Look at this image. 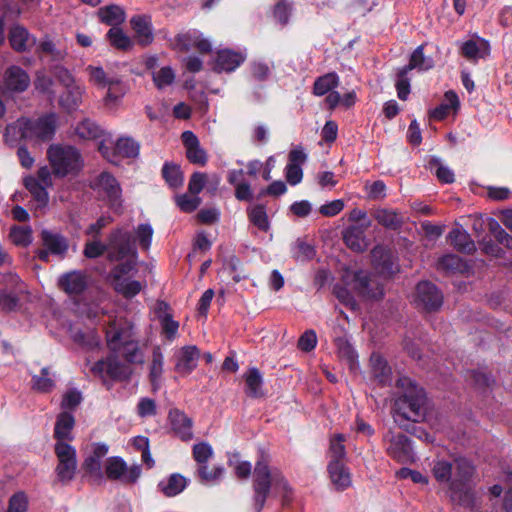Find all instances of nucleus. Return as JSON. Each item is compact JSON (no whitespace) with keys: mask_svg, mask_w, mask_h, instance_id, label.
<instances>
[{"mask_svg":"<svg viewBox=\"0 0 512 512\" xmlns=\"http://www.w3.org/2000/svg\"><path fill=\"white\" fill-rule=\"evenodd\" d=\"M473 464L465 457L453 456L434 461L432 473L440 484H445L450 497L461 503L470 499L468 483L474 473Z\"/></svg>","mask_w":512,"mask_h":512,"instance_id":"1","label":"nucleus"},{"mask_svg":"<svg viewBox=\"0 0 512 512\" xmlns=\"http://www.w3.org/2000/svg\"><path fill=\"white\" fill-rule=\"evenodd\" d=\"M396 387L398 396L393 410L395 423L401 428H406V421H422L427 412V397L424 389L408 377H400Z\"/></svg>","mask_w":512,"mask_h":512,"instance_id":"2","label":"nucleus"},{"mask_svg":"<svg viewBox=\"0 0 512 512\" xmlns=\"http://www.w3.org/2000/svg\"><path fill=\"white\" fill-rule=\"evenodd\" d=\"M106 342L116 359L127 364H142L144 352L134 338L133 324L125 318L111 320L106 328Z\"/></svg>","mask_w":512,"mask_h":512,"instance_id":"3","label":"nucleus"},{"mask_svg":"<svg viewBox=\"0 0 512 512\" xmlns=\"http://www.w3.org/2000/svg\"><path fill=\"white\" fill-rule=\"evenodd\" d=\"M254 497L253 506L257 512L264 507L267 497L274 493L281 494L284 501L288 498V484L282 476L281 472L276 469H270L266 460L257 461L254 469Z\"/></svg>","mask_w":512,"mask_h":512,"instance_id":"4","label":"nucleus"},{"mask_svg":"<svg viewBox=\"0 0 512 512\" xmlns=\"http://www.w3.org/2000/svg\"><path fill=\"white\" fill-rule=\"evenodd\" d=\"M107 252L110 261H120L125 258H136L137 249L129 231L123 228L113 230L107 239V244L99 240L87 242L84 248V255L94 259Z\"/></svg>","mask_w":512,"mask_h":512,"instance_id":"5","label":"nucleus"},{"mask_svg":"<svg viewBox=\"0 0 512 512\" xmlns=\"http://www.w3.org/2000/svg\"><path fill=\"white\" fill-rule=\"evenodd\" d=\"M57 120L58 117L55 113H49L34 120L22 118L16 123L8 125L6 134L19 132L25 140L48 141L56 132Z\"/></svg>","mask_w":512,"mask_h":512,"instance_id":"6","label":"nucleus"},{"mask_svg":"<svg viewBox=\"0 0 512 512\" xmlns=\"http://www.w3.org/2000/svg\"><path fill=\"white\" fill-rule=\"evenodd\" d=\"M47 157L53 173L58 177L76 175L84 165L80 152L70 145H51L47 150Z\"/></svg>","mask_w":512,"mask_h":512,"instance_id":"7","label":"nucleus"},{"mask_svg":"<svg viewBox=\"0 0 512 512\" xmlns=\"http://www.w3.org/2000/svg\"><path fill=\"white\" fill-rule=\"evenodd\" d=\"M346 282L357 294L365 299H381L384 295L381 277L365 271H356L346 275Z\"/></svg>","mask_w":512,"mask_h":512,"instance_id":"8","label":"nucleus"},{"mask_svg":"<svg viewBox=\"0 0 512 512\" xmlns=\"http://www.w3.org/2000/svg\"><path fill=\"white\" fill-rule=\"evenodd\" d=\"M193 458L198 464L197 475L205 484H216L224 474V467L213 466V473H208V461L213 456V448L207 442H200L193 446Z\"/></svg>","mask_w":512,"mask_h":512,"instance_id":"9","label":"nucleus"},{"mask_svg":"<svg viewBox=\"0 0 512 512\" xmlns=\"http://www.w3.org/2000/svg\"><path fill=\"white\" fill-rule=\"evenodd\" d=\"M42 248L36 251L37 257L48 262L50 255L64 258L69 249L68 239L59 232L43 229L40 233Z\"/></svg>","mask_w":512,"mask_h":512,"instance_id":"10","label":"nucleus"},{"mask_svg":"<svg viewBox=\"0 0 512 512\" xmlns=\"http://www.w3.org/2000/svg\"><path fill=\"white\" fill-rule=\"evenodd\" d=\"M126 261L113 270L114 288L125 298H133L143 288V284L136 280L124 277L134 269L136 258H125Z\"/></svg>","mask_w":512,"mask_h":512,"instance_id":"11","label":"nucleus"},{"mask_svg":"<svg viewBox=\"0 0 512 512\" xmlns=\"http://www.w3.org/2000/svg\"><path fill=\"white\" fill-rule=\"evenodd\" d=\"M387 454L400 463L414 461V453L409 438L401 433L388 431L384 437Z\"/></svg>","mask_w":512,"mask_h":512,"instance_id":"12","label":"nucleus"},{"mask_svg":"<svg viewBox=\"0 0 512 512\" xmlns=\"http://www.w3.org/2000/svg\"><path fill=\"white\" fill-rule=\"evenodd\" d=\"M55 454L58 459L56 474L60 481L68 482L74 478L77 469L76 450L66 442L55 444Z\"/></svg>","mask_w":512,"mask_h":512,"instance_id":"13","label":"nucleus"},{"mask_svg":"<svg viewBox=\"0 0 512 512\" xmlns=\"http://www.w3.org/2000/svg\"><path fill=\"white\" fill-rule=\"evenodd\" d=\"M105 473L110 480H119L126 484L135 483L141 475V467L138 464L127 466L121 457H110L105 464Z\"/></svg>","mask_w":512,"mask_h":512,"instance_id":"14","label":"nucleus"},{"mask_svg":"<svg viewBox=\"0 0 512 512\" xmlns=\"http://www.w3.org/2000/svg\"><path fill=\"white\" fill-rule=\"evenodd\" d=\"M91 372L105 380L106 378L122 380L130 376L131 370L128 365L111 353L106 359L97 361L91 368Z\"/></svg>","mask_w":512,"mask_h":512,"instance_id":"15","label":"nucleus"},{"mask_svg":"<svg viewBox=\"0 0 512 512\" xmlns=\"http://www.w3.org/2000/svg\"><path fill=\"white\" fill-rule=\"evenodd\" d=\"M91 187L106 195L113 210L119 211L122 206L121 189L117 180L108 172H102L91 181Z\"/></svg>","mask_w":512,"mask_h":512,"instance_id":"16","label":"nucleus"},{"mask_svg":"<svg viewBox=\"0 0 512 512\" xmlns=\"http://www.w3.org/2000/svg\"><path fill=\"white\" fill-rule=\"evenodd\" d=\"M414 301L426 311H436L443 304V295L433 283L422 281L416 286Z\"/></svg>","mask_w":512,"mask_h":512,"instance_id":"17","label":"nucleus"},{"mask_svg":"<svg viewBox=\"0 0 512 512\" xmlns=\"http://www.w3.org/2000/svg\"><path fill=\"white\" fill-rule=\"evenodd\" d=\"M30 85V77L21 67L12 65L3 75L2 89L7 92H23Z\"/></svg>","mask_w":512,"mask_h":512,"instance_id":"18","label":"nucleus"},{"mask_svg":"<svg viewBox=\"0 0 512 512\" xmlns=\"http://www.w3.org/2000/svg\"><path fill=\"white\" fill-rule=\"evenodd\" d=\"M175 43L177 48L183 52L196 49L201 53H208L212 49L210 41L204 38L203 34L196 30L179 34L175 39Z\"/></svg>","mask_w":512,"mask_h":512,"instance_id":"19","label":"nucleus"},{"mask_svg":"<svg viewBox=\"0 0 512 512\" xmlns=\"http://www.w3.org/2000/svg\"><path fill=\"white\" fill-rule=\"evenodd\" d=\"M172 430L183 441L193 438L192 419L179 409H171L168 415Z\"/></svg>","mask_w":512,"mask_h":512,"instance_id":"20","label":"nucleus"},{"mask_svg":"<svg viewBox=\"0 0 512 512\" xmlns=\"http://www.w3.org/2000/svg\"><path fill=\"white\" fill-rule=\"evenodd\" d=\"M182 141L186 148V156L188 160L200 166L207 163L206 151L200 146L197 136L192 131H185L182 133Z\"/></svg>","mask_w":512,"mask_h":512,"instance_id":"21","label":"nucleus"},{"mask_svg":"<svg viewBox=\"0 0 512 512\" xmlns=\"http://www.w3.org/2000/svg\"><path fill=\"white\" fill-rule=\"evenodd\" d=\"M370 226V221L367 220L361 225H352L346 228L343 232V239L345 244L356 252H362L368 247L365 237V230Z\"/></svg>","mask_w":512,"mask_h":512,"instance_id":"22","label":"nucleus"},{"mask_svg":"<svg viewBox=\"0 0 512 512\" xmlns=\"http://www.w3.org/2000/svg\"><path fill=\"white\" fill-rule=\"evenodd\" d=\"M200 352L196 346H185L177 354L175 370L181 376L189 375L198 364Z\"/></svg>","mask_w":512,"mask_h":512,"instance_id":"23","label":"nucleus"},{"mask_svg":"<svg viewBox=\"0 0 512 512\" xmlns=\"http://www.w3.org/2000/svg\"><path fill=\"white\" fill-rule=\"evenodd\" d=\"M59 286L66 293L78 295L88 286V278L84 272L71 271L63 274L58 280Z\"/></svg>","mask_w":512,"mask_h":512,"instance_id":"24","label":"nucleus"},{"mask_svg":"<svg viewBox=\"0 0 512 512\" xmlns=\"http://www.w3.org/2000/svg\"><path fill=\"white\" fill-rule=\"evenodd\" d=\"M245 59L246 55L242 52L223 49L217 53L214 69L218 72H232L238 68Z\"/></svg>","mask_w":512,"mask_h":512,"instance_id":"25","label":"nucleus"},{"mask_svg":"<svg viewBox=\"0 0 512 512\" xmlns=\"http://www.w3.org/2000/svg\"><path fill=\"white\" fill-rule=\"evenodd\" d=\"M9 41L11 47L18 52L28 51L36 44L35 37L21 25H14L10 28Z\"/></svg>","mask_w":512,"mask_h":512,"instance_id":"26","label":"nucleus"},{"mask_svg":"<svg viewBox=\"0 0 512 512\" xmlns=\"http://www.w3.org/2000/svg\"><path fill=\"white\" fill-rule=\"evenodd\" d=\"M461 54L469 61L476 63L479 59H483L490 53V45L484 39L467 40L460 46Z\"/></svg>","mask_w":512,"mask_h":512,"instance_id":"27","label":"nucleus"},{"mask_svg":"<svg viewBox=\"0 0 512 512\" xmlns=\"http://www.w3.org/2000/svg\"><path fill=\"white\" fill-rule=\"evenodd\" d=\"M85 94V86L76 83L73 86L65 88L64 92L59 97V105L68 112L78 109L82 103Z\"/></svg>","mask_w":512,"mask_h":512,"instance_id":"28","label":"nucleus"},{"mask_svg":"<svg viewBox=\"0 0 512 512\" xmlns=\"http://www.w3.org/2000/svg\"><path fill=\"white\" fill-rule=\"evenodd\" d=\"M328 473L332 484L337 490H345L351 483V474L343 461H329Z\"/></svg>","mask_w":512,"mask_h":512,"instance_id":"29","label":"nucleus"},{"mask_svg":"<svg viewBox=\"0 0 512 512\" xmlns=\"http://www.w3.org/2000/svg\"><path fill=\"white\" fill-rule=\"evenodd\" d=\"M372 375L380 385L391 382L392 371L387 361L378 353H372L370 357Z\"/></svg>","mask_w":512,"mask_h":512,"instance_id":"30","label":"nucleus"},{"mask_svg":"<svg viewBox=\"0 0 512 512\" xmlns=\"http://www.w3.org/2000/svg\"><path fill=\"white\" fill-rule=\"evenodd\" d=\"M75 424L73 415L67 411L60 413L57 417L54 435L57 442L72 440V429Z\"/></svg>","mask_w":512,"mask_h":512,"instance_id":"31","label":"nucleus"},{"mask_svg":"<svg viewBox=\"0 0 512 512\" xmlns=\"http://www.w3.org/2000/svg\"><path fill=\"white\" fill-rule=\"evenodd\" d=\"M131 25L135 31L138 42L142 45L150 44L153 40L151 22L148 17L134 16L131 19Z\"/></svg>","mask_w":512,"mask_h":512,"instance_id":"32","label":"nucleus"},{"mask_svg":"<svg viewBox=\"0 0 512 512\" xmlns=\"http://www.w3.org/2000/svg\"><path fill=\"white\" fill-rule=\"evenodd\" d=\"M451 245L463 253H471L475 250V244L470 235L462 228L452 229L448 235Z\"/></svg>","mask_w":512,"mask_h":512,"instance_id":"33","label":"nucleus"},{"mask_svg":"<svg viewBox=\"0 0 512 512\" xmlns=\"http://www.w3.org/2000/svg\"><path fill=\"white\" fill-rule=\"evenodd\" d=\"M24 185L36 201L38 208H42L47 205L49 196L46 189L48 187L41 185L34 176L26 177L24 179Z\"/></svg>","mask_w":512,"mask_h":512,"instance_id":"34","label":"nucleus"},{"mask_svg":"<svg viewBox=\"0 0 512 512\" xmlns=\"http://www.w3.org/2000/svg\"><path fill=\"white\" fill-rule=\"evenodd\" d=\"M187 486V480L180 474H172L166 480L159 483L160 490L168 497H173L181 493Z\"/></svg>","mask_w":512,"mask_h":512,"instance_id":"35","label":"nucleus"},{"mask_svg":"<svg viewBox=\"0 0 512 512\" xmlns=\"http://www.w3.org/2000/svg\"><path fill=\"white\" fill-rule=\"evenodd\" d=\"M339 85V76L334 73H327L318 77L313 85V94L316 96H324L331 92Z\"/></svg>","mask_w":512,"mask_h":512,"instance_id":"36","label":"nucleus"},{"mask_svg":"<svg viewBox=\"0 0 512 512\" xmlns=\"http://www.w3.org/2000/svg\"><path fill=\"white\" fill-rule=\"evenodd\" d=\"M245 383L247 395L253 398L262 396L263 379L257 368L252 367L247 371L245 374Z\"/></svg>","mask_w":512,"mask_h":512,"instance_id":"37","label":"nucleus"},{"mask_svg":"<svg viewBox=\"0 0 512 512\" xmlns=\"http://www.w3.org/2000/svg\"><path fill=\"white\" fill-rule=\"evenodd\" d=\"M247 214L251 223L255 225L259 230L264 232H267L269 230L270 223L264 205L256 204L250 206L247 209Z\"/></svg>","mask_w":512,"mask_h":512,"instance_id":"38","label":"nucleus"},{"mask_svg":"<svg viewBox=\"0 0 512 512\" xmlns=\"http://www.w3.org/2000/svg\"><path fill=\"white\" fill-rule=\"evenodd\" d=\"M374 217L380 225L392 230L398 229L403 222L402 217L391 209H378Z\"/></svg>","mask_w":512,"mask_h":512,"instance_id":"39","label":"nucleus"},{"mask_svg":"<svg viewBox=\"0 0 512 512\" xmlns=\"http://www.w3.org/2000/svg\"><path fill=\"white\" fill-rule=\"evenodd\" d=\"M54 386L55 381L48 367L42 368L39 374L32 376V388L38 392H50Z\"/></svg>","mask_w":512,"mask_h":512,"instance_id":"40","label":"nucleus"},{"mask_svg":"<svg viewBox=\"0 0 512 512\" xmlns=\"http://www.w3.org/2000/svg\"><path fill=\"white\" fill-rule=\"evenodd\" d=\"M434 63L431 58H427L423 54V47H417L411 55L410 62L404 66V73H408L412 69L426 71L433 67Z\"/></svg>","mask_w":512,"mask_h":512,"instance_id":"41","label":"nucleus"},{"mask_svg":"<svg viewBox=\"0 0 512 512\" xmlns=\"http://www.w3.org/2000/svg\"><path fill=\"white\" fill-rule=\"evenodd\" d=\"M99 17L102 22L117 27L125 20V13L121 7L117 5H110L99 10Z\"/></svg>","mask_w":512,"mask_h":512,"instance_id":"42","label":"nucleus"},{"mask_svg":"<svg viewBox=\"0 0 512 512\" xmlns=\"http://www.w3.org/2000/svg\"><path fill=\"white\" fill-rule=\"evenodd\" d=\"M163 363L164 357L161 352V349L159 347H155L152 353V361L149 373L150 381L154 390L158 388V382L163 373Z\"/></svg>","mask_w":512,"mask_h":512,"instance_id":"43","label":"nucleus"},{"mask_svg":"<svg viewBox=\"0 0 512 512\" xmlns=\"http://www.w3.org/2000/svg\"><path fill=\"white\" fill-rule=\"evenodd\" d=\"M10 240L17 246L27 247L32 241V229L29 226H13L9 233Z\"/></svg>","mask_w":512,"mask_h":512,"instance_id":"44","label":"nucleus"},{"mask_svg":"<svg viewBox=\"0 0 512 512\" xmlns=\"http://www.w3.org/2000/svg\"><path fill=\"white\" fill-rule=\"evenodd\" d=\"M175 77L174 70L169 66L162 67L152 73L153 82L160 90L172 85L175 81Z\"/></svg>","mask_w":512,"mask_h":512,"instance_id":"45","label":"nucleus"},{"mask_svg":"<svg viewBox=\"0 0 512 512\" xmlns=\"http://www.w3.org/2000/svg\"><path fill=\"white\" fill-rule=\"evenodd\" d=\"M162 174L165 181L172 188L180 187L183 184V175L177 165L166 163L163 166Z\"/></svg>","mask_w":512,"mask_h":512,"instance_id":"46","label":"nucleus"},{"mask_svg":"<svg viewBox=\"0 0 512 512\" xmlns=\"http://www.w3.org/2000/svg\"><path fill=\"white\" fill-rule=\"evenodd\" d=\"M107 37L111 45L117 49L127 50L132 46L131 39L118 27H112Z\"/></svg>","mask_w":512,"mask_h":512,"instance_id":"47","label":"nucleus"},{"mask_svg":"<svg viewBox=\"0 0 512 512\" xmlns=\"http://www.w3.org/2000/svg\"><path fill=\"white\" fill-rule=\"evenodd\" d=\"M115 150L119 155L132 158L138 155L139 145L132 138H120L115 145Z\"/></svg>","mask_w":512,"mask_h":512,"instance_id":"48","label":"nucleus"},{"mask_svg":"<svg viewBox=\"0 0 512 512\" xmlns=\"http://www.w3.org/2000/svg\"><path fill=\"white\" fill-rule=\"evenodd\" d=\"M154 230L149 223L139 224L135 228V237L141 249L148 250L151 246Z\"/></svg>","mask_w":512,"mask_h":512,"instance_id":"49","label":"nucleus"},{"mask_svg":"<svg viewBox=\"0 0 512 512\" xmlns=\"http://www.w3.org/2000/svg\"><path fill=\"white\" fill-rule=\"evenodd\" d=\"M73 339L75 342L87 349H93L98 347L100 344V338L98 334L93 330H88L86 332L75 331L73 333Z\"/></svg>","mask_w":512,"mask_h":512,"instance_id":"50","label":"nucleus"},{"mask_svg":"<svg viewBox=\"0 0 512 512\" xmlns=\"http://www.w3.org/2000/svg\"><path fill=\"white\" fill-rule=\"evenodd\" d=\"M344 441L345 437L343 434H336L331 438L329 448L330 461H343L346 455Z\"/></svg>","mask_w":512,"mask_h":512,"instance_id":"51","label":"nucleus"},{"mask_svg":"<svg viewBox=\"0 0 512 512\" xmlns=\"http://www.w3.org/2000/svg\"><path fill=\"white\" fill-rule=\"evenodd\" d=\"M176 204L180 208L181 211L185 213H190L195 211L199 205L201 204V199L198 195L190 196L188 194H182L176 196Z\"/></svg>","mask_w":512,"mask_h":512,"instance_id":"52","label":"nucleus"},{"mask_svg":"<svg viewBox=\"0 0 512 512\" xmlns=\"http://www.w3.org/2000/svg\"><path fill=\"white\" fill-rule=\"evenodd\" d=\"M335 345L341 358L346 359L351 365L356 361L357 355L351 344L343 337L335 338Z\"/></svg>","mask_w":512,"mask_h":512,"instance_id":"53","label":"nucleus"},{"mask_svg":"<svg viewBox=\"0 0 512 512\" xmlns=\"http://www.w3.org/2000/svg\"><path fill=\"white\" fill-rule=\"evenodd\" d=\"M107 87L108 91L105 97V103L107 105L116 104L126 93L125 87L118 80L110 82Z\"/></svg>","mask_w":512,"mask_h":512,"instance_id":"54","label":"nucleus"},{"mask_svg":"<svg viewBox=\"0 0 512 512\" xmlns=\"http://www.w3.org/2000/svg\"><path fill=\"white\" fill-rule=\"evenodd\" d=\"M429 166L435 169V174L441 182L448 184L454 182V173L447 166L442 165L439 159H431Z\"/></svg>","mask_w":512,"mask_h":512,"instance_id":"55","label":"nucleus"},{"mask_svg":"<svg viewBox=\"0 0 512 512\" xmlns=\"http://www.w3.org/2000/svg\"><path fill=\"white\" fill-rule=\"evenodd\" d=\"M372 257L376 264V266L381 265L382 272L391 273L392 272V263L389 259V255L386 250L377 246L372 250Z\"/></svg>","mask_w":512,"mask_h":512,"instance_id":"56","label":"nucleus"},{"mask_svg":"<svg viewBox=\"0 0 512 512\" xmlns=\"http://www.w3.org/2000/svg\"><path fill=\"white\" fill-rule=\"evenodd\" d=\"M76 133L79 137L83 139H93L99 136L100 129L92 121L85 120L77 126Z\"/></svg>","mask_w":512,"mask_h":512,"instance_id":"57","label":"nucleus"},{"mask_svg":"<svg viewBox=\"0 0 512 512\" xmlns=\"http://www.w3.org/2000/svg\"><path fill=\"white\" fill-rule=\"evenodd\" d=\"M86 70L89 74L90 82L96 84L98 87H106L110 82L114 81L113 79H108L106 77V73L102 67L88 66Z\"/></svg>","mask_w":512,"mask_h":512,"instance_id":"58","label":"nucleus"},{"mask_svg":"<svg viewBox=\"0 0 512 512\" xmlns=\"http://www.w3.org/2000/svg\"><path fill=\"white\" fill-rule=\"evenodd\" d=\"M334 294L337 299L346 307L350 308L351 310H355L357 308L356 300L346 287L336 285L334 287Z\"/></svg>","mask_w":512,"mask_h":512,"instance_id":"59","label":"nucleus"},{"mask_svg":"<svg viewBox=\"0 0 512 512\" xmlns=\"http://www.w3.org/2000/svg\"><path fill=\"white\" fill-rule=\"evenodd\" d=\"M408 73H404V67L401 68L397 75L396 89L397 95L401 100H406L410 93V81L407 78Z\"/></svg>","mask_w":512,"mask_h":512,"instance_id":"60","label":"nucleus"},{"mask_svg":"<svg viewBox=\"0 0 512 512\" xmlns=\"http://www.w3.org/2000/svg\"><path fill=\"white\" fill-rule=\"evenodd\" d=\"M345 207V203L341 199H336L323 204L319 208V212L325 217H333L339 214Z\"/></svg>","mask_w":512,"mask_h":512,"instance_id":"61","label":"nucleus"},{"mask_svg":"<svg viewBox=\"0 0 512 512\" xmlns=\"http://www.w3.org/2000/svg\"><path fill=\"white\" fill-rule=\"evenodd\" d=\"M438 266L447 271L460 270L462 259L457 255L447 254L439 259Z\"/></svg>","mask_w":512,"mask_h":512,"instance_id":"62","label":"nucleus"},{"mask_svg":"<svg viewBox=\"0 0 512 512\" xmlns=\"http://www.w3.org/2000/svg\"><path fill=\"white\" fill-rule=\"evenodd\" d=\"M317 344V336L314 330L305 331L298 340L300 350L309 352L315 348Z\"/></svg>","mask_w":512,"mask_h":512,"instance_id":"63","label":"nucleus"},{"mask_svg":"<svg viewBox=\"0 0 512 512\" xmlns=\"http://www.w3.org/2000/svg\"><path fill=\"white\" fill-rule=\"evenodd\" d=\"M27 498L24 493L13 495L9 501L8 512H26Z\"/></svg>","mask_w":512,"mask_h":512,"instance_id":"64","label":"nucleus"}]
</instances>
